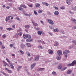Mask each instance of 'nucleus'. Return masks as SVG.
<instances>
[{
	"label": "nucleus",
	"mask_w": 76,
	"mask_h": 76,
	"mask_svg": "<svg viewBox=\"0 0 76 76\" xmlns=\"http://www.w3.org/2000/svg\"><path fill=\"white\" fill-rule=\"evenodd\" d=\"M53 31L55 32H58V28L54 29Z\"/></svg>",
	"instance_id": "nucleus-23"
},
{
	"label": "nucleus",
	"mask_w": 76,
	"mask_h": 76,
	"mask_svg": "<svg viewBox=\"0 0 76 76\" xmlns=\"http://www.w3.org/2000/svg\"><path fill=\"white\" fill-rule=\"evenodd\" d=\"M7 72H8V73H12V71L10 70H8L7 71Z\"/></svg>",
	"instance_id": "nucleus-40"
},
{
	"label": "nucleus",
	"mask_w": 76,
	"mask_h": 76,
	"mask_svg": "<svg viewBox=\"0 0 76 76\" xmlns=\"http://www.w3.org/2000/svg\"><path fill=\"white\" fill-rule=\"evenodd\" d=\"M26 45H27V47H31V45L29 43H26Z\"/></svg>",
	"instance_id": "nucleus-17"
},
{
	"label": "nucleus",
	"mask_w": 76,
	"mask_h": 76,
	"mask_svg": "<svg viewBox=\"0 0 76 76\" xmlns=\"http://www.w3.org/2000/svg\"><path fill=\"white\" fill-rule=\"evenodd\" d=\"M28 34H23V37L24 39H27V38Z\"/></svg>",
	"instance_id": "nucleus-4"
},
{
	"label": "nucleus",
	"mask_w": 76,
	"mask_h": 76,
	"mask_svg": "<svg viewBox=\"0 0 76 76\" xmlns=\"http://www.w3.org/2000/svg\"><path fill=\"white\" fill-rule=\"evenodd\" d=\"M53 53V50H51L50 51L49 53V54H52V53Z\"/></svg>",
	"instance_id": "nucleus-39"
},
{
	"label": "nucleus",
	"mask_w": 76,
	"mask_h": 76,
	"mask_svg": "<svg viewBox=\"0 0 76 76\" xmlns=\"http://www.w3.org/2000/svg\"><path fill=\"white\" fill-rule=\"evenodd\" d=\"M7 30H8V31H12L13 30V28H7Z\"/></svg>",
	"instance_id": "nucleus-21"
},
{
	"label": "nucleus",
	"mask_w": 76,
	"mask_h": 76,
	"mask_svg": "<svg viewBox=\"0 0 76 76\" xmlns=\"http://www.w3.org/2000/svg\"><path fill=\"white\" fill-rule=\"evenodd\" d=\"M24 47H25V45L22 44L21 45V47L22 48H23Z\"/></svg>",
	"instance_id": "nucleus-30"
},
{
	"label": "nucleus",
	"mask_w": 76,
	"mask_h": 76,
	"mask_svg": "<svg viewBox=\"0 0 76 76\" xmlns=\"http://www.w3.org/2000/svg\"><path fill=\"white\" fill-rule=\"evenodd\" d=\"M23 7L24 8H26L27 7H26V6L25 5H23Z\"/></svg>",
	"instance_id": "nucleus-51"
},
{
	"label": "nucleus",
	"mask_w": 76,
	"mask_h": 76,
	"mask_svg": "<svg viewBox=\"0 0 76 76\" xmlns=\"http://www.w3.org/2000/svg\"><path fill=\"white\" fill-rule=\"evenodd\" d=\"M2 48L3 49H4V48H5V47H4V46L2 45Z\"/></svg>",
	"instance_id": "nucleus-52"
},
{
	"label": "nucleus",
	"mask_w": 76,
	"mask_h": 76,
	"mask_svg": "<svg viewBox=\"0 0 76 76\" xmlns=\"http://www.w3.org/2000/svg\"><path fill=\"white\" fill-rule=\"evenodd\" d=\"M22 33L19 32L18 33V35H19V36H22Z\"/></svg>",
	"instance_id": "nucleus-37"
},
{
	"label": "nucleus",
	"mask_w": 76,
	"mask_h": 76,
	"mask_svg": "<svg viewBox=\"0 0 76 76\" xmlns=\"http://www.w3.org/2000/svg\"><path fill=\"white\" fill-rule=\"evenodd\" d=\"M16 19L17 20H20V19H19V18L18 17H16Z\"/></svg>",
	"instance_id": "nucleus-44"
},
{
	"label": "nucleus",
	"mask_w": 76,
	"mask_h": 76,
	"mask_svg": "<svg viewBox=\"0 0 76 76\" xmlns=\"http://www.w3.org/2000/svg\"><path fill=\"white\" fill-rule=\"evenodd\" d=\"M25 15H26V16H30V15H29V14H25Z\"/></svg>",
	"instance_id": "nucleus-57"
},
{
	"label": "nucleus",
	"mask_w": 76,
	"mask_h": 76,
	"mask_svg": "<svg viewBox=\"0 0 76 76\" xmlns=\"http://www.w3.org/2000/svg\"><path fill=\"white\" fill-rule=\"evenodd\" d=\"M40 5H40V4H39L37 3L36 4V7H39Z\"/></svg>",
	"instance_id": "nucleus-19"
},
{
	"label": "nucleus",
	"mask_w": 76,
	"mask_h": 76,
	"mask_svg": "<svg viewBox=\"0 0 76 76\" xmlns=\"http://www.w3.org/2000/svg\"><path fill=\"white\" fill-rule=\"evenodd\" d=\"M71 21L72 22H74V23H75V24H76V20L75 19L72 18L71 19Z\"/></svg>",
	"instance_id": "nucleus-14"
},
{
	"label": "nucleus",
	"mask_w": 76,
	"mask_h": 76,
	"mask_svg": "<svg viewBox=\"0 0 76 76\" xmlns=\"http://www.w3.org/2000/svg\"><path fill=\"white\" fill-rule=\"evenodd\" d=\"M73 48V46H70L69 47V49H71V48Z\"/></svg>",
	"instance_id": "nucleus-48"
},
{
	"label": "nucleus",
	"mask_w": 76,
	"mask_h": 76,
	"mask_svg": "<svg viewBox=\"0 0 76 76\" xmlns=\"http://www.w3.org/2000/svg\"><path fill=\"white\" fill-rule=\"evenodd\" d=\"M18 9L19 10H20V11H22V10H23V8L21 7H18Z\"/></svg>",
	"instance_id": "nucleus-22"
},
{
	"label": "nucleus",
	"mask_w": 76,
	"mask_h": 76,
	"mask_svg": "<svg viewBox=\"0 0 76 76\" xmlns=\"http://www.w3.org/2000/svg\"><path fill=\"white\" fill-rule=\"evenodd\" d=\"M35 64H36V63H34L31 65V69H34V67L35 66Z\"/></svg>",
	"instance_id": "nucleus-7"
},
{
	"label": "nucleus",
	"mask_w": 76,
	"mask_h": 76,
	"mask_svg": "<svg viewBox=\"0 0 76 76\" xmlns=\"http://www.w3.org/2000/svg\"><path fill=\"white\" fill-rule=\"evenodd\" d=\"M3 63L4 64L3 66H4V67H6V66H7L8 65L7 64V63L5 61H4L3 62ZM6 65H7V66Z\"/></svg>",
	"instance_id": "nucleus-16"
},
{
	"label": "nucleus",
	"mask_w": 76,
	"mask_h": 76,
	"mask_svg": "<svg viewBox=\"0 0 76 76\" xmlns=\"http://www.w3.org/2000/svg\"><path fill=\"white\" fill-rule=\"evenodd\" d=\"M25 27L27 29H29L30 28V26L29 25H26L25 26Z\"/></svg>",
	"instance_id": "nucleus-18"
},
{
	"label": "nucleus",
	"mask_w": 76,
	"mask_h": 76,
	"mask_svg": "<svg viewBox=\"0 0 76 76\" xmlns=\"http://www.w3.org/2000/svg\"><path fill=\"white\" fill-rule=\"evenodd\" d=\"M31 21H32V22L33 24L34 25V26H38V24L37 23H35V22H34V21H33V19H31Z\"/></svg>",
	"instance_id": "nucleus-5"
},
{
	"label": "nucleus",
	"mask_w": 76,
	"mask_h": 76,
	"mask_svg": "<svg viewBox=\"0 0 76 76\" xmlns=\"http://www.w3.org/2000/svg\"><path fill=\"white\" fill-rule=\"evenodd\" d=\"M55 15H57L59 14V12L58 11H56L54 12Z\"/></svg>",
	"instance_id": "nucleus-15"
},
{
	"label": "nucleus",
	"mask_w": 76,
	"mask_h": 76,
	"mask_svg": "<svg viewBox=\"0 0 76 76\" xmlns=\"http://www.w3.org/2000/svg\"><path fill=\"white\" fill-rule=\"evenodd\" d=\"M5 20L6 22H7V20H8V19H7V17H6V20Z\"/></svg>",
	"instance_id": "nucleus-56"
},
{
	"label": "nucleus",
	"mask_w": 76,
	"mask_h": 76,
	"mask_svg": "<svg viewBox=\"0 0 76 76\" xmlns=\"http://www.w3.org/2000/svg\"><path fill=\"white\" fill-rule=\"evenodd\" d=\"M0 45H3V43L1 42H0Z\"/></svg>",
	"instance_id": "nucleus-59"
},
{
	"label": "nucleus",
	"mask_w": 76,
	"mask_h": 76,
	"mask_svg": "<svg viewBox=\"0 0 76 76\" xmlns=\"http://www.w3.org/2000/svg\"><path fill=\"white\" fill-rule=\"evenodd\" d=\"M38 71H43L44 70V68H39L37 69Z\"/></svg>",
	"instance_id": "nucleus-11"
},
{
	"label": "nucleus",
	"mask_w": 76,
	"mask_h": 76,
	"mask_svg": "<svg viewBox=\"0 0 76 76\" xmlns=\"http://www.w3.org/2000/svg\"><path fill=\"white\" fill-rule=\"evenodd\" d=\"M66 3L67 4H68V5H70L71 4L70 1H66Z\"/></svg>",
	"instance_id": "nucleus-20"
},
{
	"label": "nucleus",
	"mask_w": 76,
	"mask_h": 76,
	"mask_svg": "<svg viewBox=\"0 0 76 76\" xmlns=\"http://www.w3.org/2000/svg\"><path fill=\"white\" fill-rule=\"evenodd\" d=\"M33 40V39H28L26 40V42H31Z\"/></svg>",
	"instance_id": "nucleus-10"
},
{
	"label": "nucleus",
	"mask_w": 76,
	"mask_h": 76,
	"mask_svg": "<svg viewBox=\"0 0 76 76\" xmlns=\"http://www.w3.org/2000/svg\"><path fill=\"white\" fill-rule=\"evenodd\" d=\"M55 44H56V45H58V42H55Z\"/></svg>",
	"instance_id": "nucleus-47"
},
{
	"label": "nucleus",
	"mask_w": 76,
	"mask_h": 76,
	"mask_svg": "<svg viewBox=\"0 0 76 76\" xmlns=\"http://www.w3.org/2000/svg\"><path fill=\"white\" fill-rule=\"evenodd\" d=\"M6 37H7V35H6V34H4L2 35V38H6Z\"/></svg>",
	"instance_id": "nucleus-36"
},
{
	"label": "nucleus",
	"mask_w": 76,
	"mask_h": 76,
	"mask_svg": "<svg viewBox=\"0 0 76 76\" xmlns=\"http://www.w3.org/2000/svg\"><path fill=\"white\" fill-rule=\"evenodd\" d=\"M60 8L61 9H62V10H64V9H65V7H64L62 6V7H61Z\"/></svg>",
	"instance_id": "nucleus-38"
},
{
	"label": "nucleus",
	"mask_w": 76,
	"mask_h": 76,
	"mask_svg": "<svg viewBox=\"0 0 76 76\" xmlns=\"http://www.w3.org/2000/svg\"><path fill=\"white\" fill-rule=\"evenodd\" d=\"M13 45L12 44H10V48H12V47H13Z\"/></svg>",
	"instance_id": "nucleus-45"
},
{
	"label": "nucleus",
	"mask_w": 76,
	"mask_h": 76,
	"mask_svg": "<svg viewBox=\"0 0 76 76\" xmlns=\"http://www.w3.org/2000/svg\"><path fill=\"white\" fill-rule=\"evenodd\" d=\"M52 74H53V75L55 76H56V72H54V71H53L52 72Z\"/></svg>",
	"instance_id": "nucleus-33"
},
{
	"label": "nucleus",
	"mask_w": 76,
	"mask_h": 76,
	"mask_svg": "<svg viewBox=\"0 0 76 76\" xmlns=\"http://www.w3.org/2000/svg\"><path fill=\"white\" fill-rule=\"evenodd\" d=\"M10 66L12 69H14V66H13V65H11Z\"/></svg>",
	"instance_id": "nucleus-43"
},
{
	"label": "nucleus",
	"mask_w": 76,
	"mask_h": 76,
	"mask_svg": "<svg viewBox=\"0 0 76 76\" xmlns=\"http://www.w3.org/2000/svg\"><path fill=\"white\" fill-rule=\"evenodd\" d=\"M57 53L58 55H61V54H62V51L61 50H58Z\"/></svg>",
	"instance_id": "nucleus-9"
},
{
	"label": "nucleus",
	"mask_w": 76,
	"mask_h": 76,
	"mask_svg": "<svg viewBox=\"0 0 76 76\" xmlns=\"http://www.w3.org/2000/svg\"><path fill=\"white\" fill-rule=\"evenodd\" d=\"M26 54L27 55H28V56H31V55L30 54V53H29V52H26Z\"/></svg>",
	"instance_id": "nucleus-32"
},
{
	"label": "nucleus",
	"mask_w": 76,
	"mask_h": 76,
	"mask_svg": "<svg viewBox=\"0 0 76 76\" xmlns=\"http://www.w3.org/2000/svg\"><path fill=\"white\" fill-rule=\"evenodd\" d=\"M42 4H43V5H45V2H42Z\"/></svg>",
	"instance_id": "nucleus-54"
},
{
	"label": "nucleus",
	"mask_w": 76,
	"mask_h": 76,
	"mask_svg": "<svg viewBox=\"0 0 76 76\" xmlns=\"http://www.w3.org/2000/svg\"><path fill=\"white\" fill-rule=\"evenodd\" d=\"M39 28H36V30H37V31H38V30H39Z\"/></svg>",
	"instance_id": "nucleus-63"
},
{
	"label": "nucleus",
	"mask_w": 76,
	"mask_h": 76,
	"mask_svg": "<svg viewBox=\"0 0 76 76\" xmlns=\"http://www.w3.org/2000/svg\"><path fill=\"white\" fill-rule=\"evenodd\" d=\"M56 58L58 60H60L61 59V56L60 55L57 56Z\"/></svg>",
	"instance_id": "nucleus-13"
},
{
	"label": "nucleus",
	"mask_w": 76,
	"mask_h": 76,
	"mask_svg": "<svg viewBox=\"0 0 76 76\" xmlns=\"http://www.w3.org/2000/svg\"><path fill=\"white\" fill-rule=\"evenodd\" d=\"M67 69V67H65L61 70V71H63L64 70H65V69Z\"/></svg>",
	"instance_id": "nucleus-35"
},
{
	"label": "nucleus",
	"mask_w": 76,
	"mask_h": 76,
	"mask_svg": "<svg viewBox=\"0 0 76 76\" xmlns=\"http://www.w3.org/2000/svg\"><path fill=\"white\" fill-rule=\"evenodd\" d=\"M15 36L16 38H19V36H18V34L17 33L15 34Z\"/></svg>",
	"instance_id": "nucleus-28"
},
{
	"label": "nucleus",
	"mask_w": 76,
	"mask_h": 76,
	"mask_svg": "<svg viewBox=\"0 0 76 76\" xmlns=\"http://www.w3.org/2000/svg\"><path fill=\"white\" fill-rule=\"evenodd\" d=\"M9 64H10V65L11 66V65H12L13 64L12 62L10 63H10H9Z\"/></svg>",
	"instance_id": "nucleus-53"
},
{
	"label": "nucleus",
	"mask_w": 76,
	"mask_h": 76,
	"mask_svg": "<svg viewBox=\"0 0 76 76\" xmlns=\"http://www.w3.org/2000/svg\"><path fill=\"white\" fill-rule=\"evenodd\" d=\"M22 30L21 28L19 29L17 31V32H22Z\"/></svg>",
	"instance_id": "nucleus-34"
},
{
	"label": "nucleus",
	"mask_w": 76,
	"mask_h": 76,
	"mask_svg": "<svg viewBox=\"0 0 76 76\" xmlns=\"http://www.w3.org/2000/svg\"><path fill=\"white\" fill-rule=\"evenodd\" d=\"M6 60L7 61V62H8V63H10V61L9 60V59L7 58H6Z\"/></svg>",
	"instance_id": "nucleus-41"
},
{
	"label": "nucleus",
	"mask_w": 76,
	"mask_h": 76,
	"mask_svg": "<svg viewBox=\"0 0 76 76\" xmlns=\"http://www.w3.org/2000/svg\"><path fill=\"white\" fill-rule=\"evenodd\" d=\"M6 8L7 9H10V7L9 6H7L6 7Z\"/></svg>",
	"instance_id": "nucleus-60"
},
{
	"label": "nucleus",
	"mask_w": 76,
	"mask_h": 76,
	"mask_svg": "<svg viewBox=\"0 0 76 76\" xmlns=\"http://www.w3.org/2000/svg\"><path fill=\"white\" fill-rule=\"evenodd\" d=\"M10 18H11V16H8V18H7L8 20H9L10 19Z\"/></svg>",
	"instance_id": "nucleus-50"
},
{
	"label": "nucleus",
	"mask_w": 76,
	"mask_h": 76,
	"mask_svg": "<svg viewBox=\"0 0 76 76\" xmlns=\"http://www.w3.org/2000/svg\"><path fill=\"white\" fill-rule=\"evenodd\" d=\"M3 74L4 75L6 76H9V75H8L7 74H6V73H5L4 72H2Z\"/></svg>",
	"instance_id": "nucleus-27"
},
{
	"label": "nucleus",
	"mask_w": 76,
	"mask_h": 76,
	"mask_svg": "<svg viewBox=\"0 0 76 76\" xmlns=\"http://www.w3.org/2000/svg\"><path fill=\"white\" fill-rule=\"evenodd\" d=\"M38 12L39 13H41L42 12V10H38Z\"/></svg>",
	"instance_id": "nucleus-26"
},
{
	"label": "nucleus",
	"mask_w": 76,
	"mask_h": 76,
	"mask_svg": "<svg viewBox=\"0 0 76 76\" xmlns=\"http://www.w3.org/2000/svg\"><path fill=\"white\" fill-rule=\"evenodd\" d=\"M48 22L51 25H53L54 24V22L50 19H48L47 20Z\"/></svg>",
	"instance_id": "nucleus-2"
},
{
	"label": "nucleus",
	"mask_w": 76,
	"mask_h": 76,
	"mask_svg": "<svg viewBox=\"0 0 76 76\" xmlns=\"http://www.w3.org/2000/svg\"><path fill=\"white\" fill-rule=\"evenodd\" d=\"M55 9H56V10H58V7H55Z\"/></svg>",
	"instance_id": "nucleus-55"
},
{
	"label": "nucleus",
	"mask_w": 76,
	"mask_h": 76,
	"mask_svg": "<svg viewBox=\"0 0 76 76\" xmlns=\"http://www.w3.org/2000/svg\"><path fill=\"white\" fill-rule=\"evenodd\" d=\"M22 66H19L18 67L17 70L18 72L19 71V69H21V68H22Z\"/></svg>",
	"instance_id": "nucleus-31"
},
{
	"label": "nucleus",
	"mask_w": 76,
	"mask_h": 76,
	"mask_svg": "<svg viewBox=\"0 0 76 76\" xmlns=\"http://www.w3.org/2000/svg\"><path fill=\"white\" fill-rule=\"evenodd\" d=\"M20 52L21 54H24V53L22 50H20Z\"/></svg>",
	"instance_id": "nucleus-42"
},
{
	"label": "nucleus",
	"mask_w": 76,
	"mask_h": 76,
	"mask_svg": "<svg viewBox=\"0 0 76 76\" xmlns=\"http://www.w3.org/2000/svg\"><path fill=\"white\" fill-rule=\"evenodd\" d=\"M72 71L71 70H69L67 71L66 73L68 75H70V74L71 73H72Z\"/></svg>",
	"instance_id": "nucleus-8"
},
{
	"label": "nucleus",
	"mask_w": 76,
	"mask_h": 76,
	"mask_svg": "<svg viewBox=\"0 0 76 76\" xmlns=\"http://www.w3.org/2000/svg\"><path fill=\"white\" fill-rule=\"evenodd\" d=\"M69 53V51L68 50H66L64 51L63 53L64 54H68Z\"/></svg>",
	"instance_id": "nucleus-6"
},
{
	"label": "nucleus",
	"mask_w": 76,
	"mask_h": 76,
	"mask_svg": "<svg viewBox=\"0 0 76 76\" xmlns=\"http://www.w3.org/2000/svg\"><path fill=\"white\" fill-rule=\"evenodd\" d=\"M49 5V4H48L45 2V6H48Z\"/></svg>",
	"instance_id": "nucleus-49"
},
{
	"label": "nucleus",
	"mask_w": 76,
	"mask_h": 76,
	"mask_svg": "<svg viewBox=\"0 0 76 76\" xmlns=\"http://www.w3.org/2000/svg\"><path fill=\"white\" fill-rule=\"evenodd\" d=\"M31 38V35L29 34H27V38L30 39Z\"/></svg>",
	"instance_id": "nucleus-24"
},
{
	"label": "nucleus",
	"mask_w": 76,
	"mask_h": 76,
	"mask_svg": "<svg viewBox=\"0 0 76 76\" xmlns=\"http://www.w3.org/2000/svg\"><path fill=\"white\" fill-rule=\"evenodd\" d=\"M2 7H6V5H3L2 6Z\"/></svg>",
	"instance_id": "nucleus-64"
},
{
	"label": "nucleus",
	"mask_w": 76,
	"mask_h": 76,
	"mask_svg": "<svg viewBox=\"0 0 76 76\" xmlns=\"http://www.w3.org/2000/svg\"><path fill=\"white\" fill-rule=\"evenodd\" d=\"M38 34L39 35H41L42 34V32L40 31H39L38 32Z\"/></svg>",
	"instance_id": "nucleus-29"
},
{
	"label": "nucleus",
	"mask_w": 76,
	"mask_h": 76,
	"mask_svg": "<svg viewBox=\"0 0 76 76\" xmlns=\"http://www.w3.org/2000/svg\"><path fill=\"white\" fill-rule=\"evenodd\" d=\"M58 69H61L62 68V64H60L58 67Z\"/></svg>",
	"instance_id": "nucleus-12"
},
{
	"label": "nucleus",
	"mask_w": 76,
	"mask_h": 76,
	"mask_svg": "<svg viewBox=\"0 0 76 76\" xmlns=\"http://www.w3.org/2000/svg\"><path fill=\"white\" fill-rule=\"evenodd\" d=\"M3 27H0V29H1V30H3Z\"/></svg>",
	"instance_id": "nucleus-62"
},
{
	"label": "nucleus",
	"mask_w": 76,
	"mask_h": 76,
	"mask_svg": "<svg viewBox=\"0 0 76 76\" xmlns=\"http://www.w3.org/2000/svg\"><path fill=\"white\" fill-rule=\"evenodd\" d=\"M76 64V61L74 60L73 61L72 63L71 64H68L67 65V66H73L74 64Z\"/></svg>",
	"instance_id": "nucleus-1"
},
{
	"label": "nucleus",
	"mask_w": 76,
	"mask_h": 76,
	"mask_svg": "<svg viewBox=\"0 0 76 76\" xmlns=\"http://www.w3.org/2000/svg\"><path fill=\"white\" fill-rule=\"evenodd\" d=\"M12 27L13 28H15V25H12Z\"/></svg>",
	"instance_id": "nucleus-46"
},
{
	"label": "nucleus",
	"mask_w": 76,
	"mask_h": 76,
	"mask_svg": "<svg viewBox=\"0 0 76 76\" xmlns=\"http://www.w3.org/2000/svg\"><path fill=\"white\" fill-rule=\"evenodd\" d=\"M49 34H50V35H51V36H52V35H53V34L52 33H49Z\"/></svg>",
	"instance_id": "nucleus-61"
},
{
	"label": "nucleus",
	"mask_w": 76,
	"mask_h": 76,
	"mask_svg": "<svg viewBox=\"0 0 76 76\" xmlns=\"http://www.w3.org/2000/svg\"><path fill=\"white\" fill-rule=\"evenodd\" d=\"M34 13L35 14V15H36V16L38 15V14H37V12L35 10L34 11Z\"/></svg>",
	"instance_id": "nucleus-25"
},
{
	"label": "nucleus",
	"mask_w": 76,
	"mask_h": 76,
	"mask_svg": "<svg viewBox=\"0 0 76 76\" xmlns=\"http://www.w3.org/2000/svg\"><path fill=\"white\" fill-rule=\"evenodd\" d=\"M39 56H37L36 57L34 58V61H38L39 60Z\"/></svg>",
	"instance_id": "nucleus-3"
},
{
	"label": "nucleus",
	"mask_w": 76,
	"mask_h": 76,
	"mask_svg": "<svg viewBox=\"0 0 76 76\" xmlns=\"http://www.w3.org/2000/svg\"><path fill=\"white\" fill-rule=\"evenodd\" d=\"M28 6L30 7H32V5H28Z\"/></svg>",
	"instance_id": "nucleus-58"
}]
</instances>
